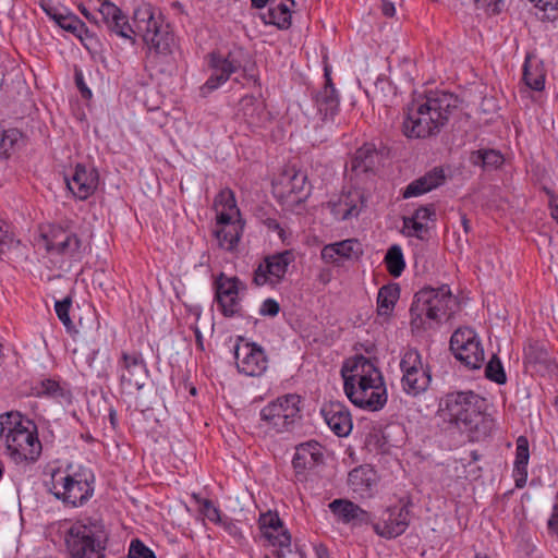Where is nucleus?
Segmentation results:
<instances>
[{
	"instance_id": "a19ab883",
	"label": "nucleus",
	"mask_w": 558,
	"mask_h": 558,
	"mask_svg": "<svg viewBox=\"0 0 558 558\" xmlns=\"http://www.w3.org/2000/svg\"><path fill=\"white\" fill-rule=\"evenodd\" d=\"M480 341L473 329L464 327L458 328L450 338V349L464 348L469 342Z\"/></svg>"
},
{
	"instance_id": "cd10ccee",
	"label": "nucleus",
	"mask_w": 558,
	"mask_h": 558,
	"mask_svg": "<svg viewBox=\"0 0 558 558\" xmlns=\"http://www.w3.org/2000/svg\"><path fill=\"white\" fill-rule=\"evenodd\" d=\"M530 459L529 441L524 436L517 439L515 460L513 468V477L515 487L522 488L527 480V463Z\"/></svg>"
},
{
	"instance_id": "5701e85b",
	"label": "nucleus",
	"mask_w": 558,
	"mask_h": 558,
	"mask_svg": "<svg viewBox=\"0 0 558 558\" xmlns=\"http://www.w3.org/2000/svg\"><path fill=\"white\" fill-rule=\"evenodd\" d=\"M331 214L340 220H348L357 217L365 206L364 194L353 189L340 195L337 202L329 203Z\"/></svg>"
},
{
	"instance_id": "c85d7f7f",
	"label": "nucleus",
	"mask_w": 558,
	"mask_h": 558,
	"mask_svg": "<svg viewBox=\"0 0 558 558\" xmlns=\"http://www.w3.org/2000/svg\"><path fill=\"white\" fill-rule=\"evenodd\" d=\"M379 160L380 157L375 145L366 143L355 151L351 160V169L357 173L373 171Z\"/></svg>"
},
{
	"instance_id": "6ab92c4d",
	"label": "nucleus",
	"mask_w": 558,
	"mask_h": 558,
	"mask_svg": "<svg viewBox=\"0 0 558 558\" xmlns=\"http://www.w3.org/2000/svg\"><path fill=\"white\" fill-rule=\"evenodd\" d=\"M280 193L291 204L304 202L311 193V185L307 182V175L304 171L288 169L280 178Z\"/></svg>"
},
{
	"instance_id": "a878e982",
	"label": "nucleus",
	"mask_w": 558,
	"mask_h": 558,
	"mask_svg": "<svg viewBox=\"0 0 558 558\" xmlns=\"http://www.w3.org/2000/svg\"><path fill=\"white\" fill-rule=\"evenodd\" d=\"M446 177L441 168H434L424 175L415 179L402 191L403 198L416 197L445 183Z\"/></svg>"
},
{
	"instance_id": "2f4dec72",
	"label": "nucleus",
	"mask_w": 558,
	"mask_h": 558,
	"mask_svg": "<svg viewBox=\"0 0 558 558\" xmlns=\"http://www.w3.org/2000/svg\"><path fill=\"white\" fill-rule=\"evenodd\" d=\"M400 296V287L398 283L383 286L377 295L378 315H389Z\"/></svg>"
},
{
	"instance_id": "a211bd4d",
	"label": "nucleus",
	"mask_w": 558,
	"mask_h": 558,
	"mask_svg": "<svg viewBox=\"0 0 558 558\" xmlns=\"http://www.w3.org/2000/svg\"><path fill=\"white\" fill-rule=\"evenodd\" d=\"M325 85L315 96V104L317 107V112L320 116L322 124L314 128L315 130L318 128H326L328 131H331L333 117L339 111V96L327 70L325 72Z\"/></svg>"
},
{
	"instance_id": "864d4df0",
	"label": "nucleus",
	"mask_w": 558,
	"mask_h": 558,
	"mask_svg": "<svg viewBox=\"0 0 558 558\" xmlns=\"http://www.w3.org/2000/svg\"><path fill=\"white\" fill-rule=\"evenodd\" d=\"M279 311H280V305L276 300L266 299L259 308V314L262 316L275 317L278 315Z\"/></svg>"
},
{
	"instance_id": "20e7f679",
	"label": "nucleus",
	"mask_w": 558,
	"mask_h": 558,
	"mask_svg": "<svg viewBox=\"0 0 558 558\" xmlns=\"http://www.w3.org/2000/svg\"><path fill=\"white\" fill-rule=\"evenodd\" d=\"M0 438L4 440L7 453L16 463L36 461L41 452L37 426L19 412L1 416Z\"/></svg>"
},
{
	"instance_id": "2eb2a0df",
	"label": "nucleus",
	"mask_w": 558,
	"mask_h": 558,
	"mask_svg": "<svg viewBox=\"0 0 558 558\" xmlns=\"http://www.w3.org/2000/svg\"><path fill=\"white\" fill-rule=\"evenodd\" d=\"M374 532L384 538L391 539L403 534L410 524V511L407 507L386 508L377 522L371 523Z\"/></svg>"
},
{
	"instance_id": "f704fd0d",
	"label": "nucleus",
	"mask_w": 558,
	"mask_h": 558,
	"mask_svg": "<svg viewBox=\"0 0 558 558\" xmlns=\"http://www.w3.org/2000/svg\"><path fill=\"white\" fill-rule=\"evenodd\" d=\"M240 111L246 122L256 125L260 121V114L264 112L263 104L254 96H244L240 100Z\"/></svg>"
},
{
	"instance_id": "09e8293b",
	"label": "nucleus",
	"mask_w": 558,
	"mask_h": 558,
	"mask_svg": "<svg viewBox=\"0 0 558 558\" xmlns=\"http://www.w3.org/2000/svg\"><path fill=\"white\" fill-rule=\"evenodd\" d=\"M71 303H72L71 299L65 298L62 301H57L54 304V310L58 315V318L63 323V325L69 330L73 327V323L69 315Z\"/></svg>"
},
{
	"instance_id": "e2e57ef3",
	"label": "nucleus",
	"mask_w": 558,
	"mask_h": 558,
	"mask_svg": "<svg viewBox=\"0 0 558 558\" xmlns=\"http://www.w3.org/2000/svg\"><path fill=\"white\" fill-rule=\"evenodd\" d=\"M550 215L554 220L558 222V203L555 201H549Z\"/></svg>"
},
{
	"instance_id": "052dcab7",
	"label": "nucleus",
	"mask_w": 558,
	"mask_h": 558,
	"mask_svg": "<svg viewBox=\"0 0 558 558\" xmlns=\"http://www.w3.org/2000/svg\"><path fill=\"white\" fill-rule=\"evenodd\" d=\"M383 13L386 16H392L395 14V5L391 2H383Z\"/></svg>"
},
{
	"instance_id": "393cba45",
	"label": "nucleus",
	"mask_w": 558,
	"mask_h": 558,
	"mask_svg": "<svg viewBox=\"0 0 558 558\" xmlns=\"http://www.w3.org/2000/svg\"><path fill=\"white\" fill-rule=\"evenodd\" d=\"M242 227L239 226L229 213L219 214L217 216L215 236L219 246L232 251L238 245L241 238Z\"/></svg>"
},
{
	"instance_id": "f257e3e1",
	"label": "nucleus",
	"mask_w": 558,
	"mask_h": 558,
	"mask_svg": "<svg viewBox=\"0 0 558 558\" xmlns=\"http://www.w3.org/2000/svg\"><path fill=\"white\" fill-rule=\"evenodd\" d=\"M459 98L436 90L414 98L408 106L402 131L409 138H426L440 132L458 109Z\"/></svg>"
},
{
	"instance_id": "ea45409f",
	"label": "nucleus",
	"mask_w": 558,
	"mask_h": 558,
	"mask_svg": "<svg viewBox=\"0 0 558 558\" xmlns=\"http://www.w3.org/2000/svg\"><path fill=\"white\" fill-rule=\"evenodd\" d=\"M486 377L495 381L496 384L502 385L507 380V376L504 366L497 355H493L485 367Z\"/></svg>"
},
{
	"instance_id": "13d9d810",
	"label": "nucleus",
	"mask_w": 558,
	"mask_h": 558,
	"mask_svg": "<svg viewBox=\"0 0 558 558\" xmlns=\"http://www.w3.org/2000/svg\"><path fill=\"white\" fill-rule=\"evenodd\" d=\"M264 225L272 231L278 232L280 236H282L283 229L280 227V223L275 218H266L264 220Z\"/></svg>"
},
{
	"instance_id": "9d476101",
	"label": "nucleus",
	"mask_w": 558,
	"mask_h": 558,
	"mask_svg": "<svg viewBox=\"0 0 558 558\" xmlns=\"http://www.w3.org/2000/svg\"><path fill=\"white\" fill-rule=\"evenodd\" d=\"M299 403L296 395L280 397L262 409L260 420L278 433L288 432L301 417Z\"/></svg>"
},
{
	"instance_id": "9b49d317",
	"label": "nucleus",
	"mask_w": 558,
	"mask_h": 558,
	"mask_svg": "<svg viewBox=\"0 0 558 558\" xmlns=\"http://www.w3.org/2000/svg\"><path fill=\"white\" fill-rule=\"evenodd\" d=\"M81 13L96 25H104L117 36L128 40L132 46L135 44L136 32L129 24L126 16L113 3L104 1L97 12L90 13L84 5L78 7Z\"/></svg>"
},
{
	"instance_id": "72a5a7b5",
	"label": "nucleus",
	"mask_w": 558,
	"mask_h": 558,
	"mask_svg": "<svg viewBox=\"0 0 558 558\" xmlns=\"http://www.w3.org/2000/svg\"><path fill=\"white\" fill-rule=\"evenodd\" d=\"M384 263L390 276L395 278L400 277L405 268V260L401 246L398 244L391 245L384 257Z\"/></svg>"
},
{
	"instance_id": "de8ad7c7",
	"label": "nucleus",
	"mask_w": 558,
	"mask_h": 558,
	"mask_svg": "<svg viewBox=\"0 0 558 558\" xmlns=\"http://www.w3.org/2000/svg\"><path fill=\"white\" fill-rule=\"evenodd\" d=\"M271 534L275 536L265 537L270 545L278 546L280 548H288L291 545V535L289 531L284 527L283 523H281V529L271 530Z\"/></svg>"
},
{
	"instance_id": "58836bf2",
	"label": "nucleus",
	"mask_w": 558,
	"mask_h": 558,
	"mask_svg": "<svg viewBox=\"0 0 558 558\" xmlns=\"http://www.w3.org/2000/svg\"><path fill=\"white\" fill-rule=\"evenodd\" d=\"M471 160L475 166L497 168L502 165L504 157L495 149H480L472 153Z\"/></svg>"
},
{
	"instance_id": "4c0bfd02",
	"label": "nucleus",
	"mask_w": 558,
	"mask_h": 558,
	"mask_svg": "<svg viewBox=\"0 0 558 558\" xmlns=\"http://www.w3.org/2000/svg\"><path fill=\"white\" fill-rule=\"evenodd\" d=\"M35 395L38 397H49L58 401L69 400L70 395L66 392L58 381L53 379H45L35 387Z\"/></svg>"
},
{
	"instance_id": "bf43d9fd",
	"label": "nucleus",
	"mask_w": 558,
	"mask_h": 558,
	"mask_svg": "<svg viewBox=\"0 0 558 558\" xmlns=\"http://www.w3.org/2000/svg\"><path fill=\"white\" fill-rule=\"evenodd\" d=\"M548 529L558 533V505L555 506L554 511L548 520Z\"/></svg>"
},
{
	"instance_id": "f8f14e48",
	"label": "nucleus",
	"mask_w": 558,
	"mask_h": 558,
	"mask_svg": "<svg viewBox=\"0 0 558 558\" xmlns=\"http://www.w3.org/2000/svg\"><path fill=\"white\" fill-rule=\"evenodd\" d=\"M234 359L238 371L247 376H260L267 369L268 360L262 347L246 342L239 337L234 345Z\"/></svg>"
},
{
	"instance_id": "f03ea898",
	"label": "nucleus",
	"mask_w": 558,
	"mask_h": 558,
	"mask_svg": "<svg viewBox=\"0 0 558 558\" xmlns=\"http://www.w3.org/2000/svg\"><path fill=\"white\" fill-rule=\"evenodd\" d=\"M351 375H345L343 389L349 400L357 408L379 411L387 403V390L381 372L367 357L357 356L351 367Z\"/></svg>"
},
{
	"instance_id": "0e129e2a",
	"label": "nucleus",
	"mask_w": 558,
	"mask_h": 558,
	"mask_svg": "<svg viewBox=\"0 0 558 558\" xmlns=\"http://www.w3.org/2000/svg\"><path fill=\"white\" fill-rule=\"evenodd\" d=\"M206 515L210 521L219 520V510L214 506L210 510L206 512Z\"/></svg>"
},
{
	"instance_id": "dca6fc26",
	"label": "nucleus",
	"mask_w": 558,
	"mask_h": 558,
	"mask_svg": "<svg viewBox=\"0 0 558 558\" xmlns=\"http://www.w3.org/2000/svg\"><path fill=\"white\" fill-rule=\"evenodd\" d=\"M45 246L51 255L66 256L72 259L81 258V240L77 235L61 227H52L44 235Z\"/></svg>"
},
{
	"instance_id": "4d7b16f0",
	"label": "nucleus",
	"mask_w": 558,
	"mask_h": 558,
	"mask_svg": "<svg viewBox=\"0 0 558 558\" xmlns=\"http://www.w3.org/2000/svg\"><path fill=\"white\" fill-rule=\"evenodd\" d=\"M16 134L13 130L3 132L0 137V149H3L5 153L9 147H12L16 140Z\"/></svg>"
},
{
	"instance_id": "4468645a",
	"label": "nucleus",
	"mask_w": 558,
	"mask_h": 558,
	"mask_svg": "<svg viewBox=\"0 0 558 558\" xmlns=\"http://www.w3.org/2000/svg\"><path fill=\"white\" fill-rule=\"evenodd\" d=\"M209 68L213 70V73L199 87V95L203 98L208 97L213 92L225 84L230 78L231 74L238 71L240 62L231 59L230 53L223 57L220 53L211 52L209 53Z\"/></svg>"
},
{
	"instance_id": "c756f323",
	"label": "nucleus",
	"mask_w": 558,
	"mask_h": 558,
	"mask_svg": "<svg viewBox=\"0 0 558 558\" xmlns=\"http://www.w3.org/2000/svg\"><path fill=\"white\" fill-rule=\"evenodd\" d=\"M450 350L457 360L472 369L480 368L484 362V350L480 341L469 342V345H464V348Z\"/></svg>"
},
{
	"instance_id": "7ed1b4c3",
	"label": "nucleus",
	"mask_w": 558,
	"mask_h": 558,
	"mask_svg": "<svg viewBox=\"0 0 558 558\" xmlns=\"http://www.w3.org/2000/svg\"><path fill=\"white\" fill-rule=\"evenodd\" d=\"M484 399L472 390L453 391L440 399L438 416L458 429L485 435L492 420L483 413Z\"/></svg>"
},
{
	"instance_id": "423d86ee",
	"label": "nucleus",
	"mask_w": 558,
	"mask_h": 558,
	"mask_svg": "<svg viewBox=\"0 0 558 558\" xmlns=\"http://www.w3.org/2000/svg\"><path fill=\"white\" fill-rule=\"evenodd\" d=\"M95 476L90 471L74 473L53 471L51 480L45 483L47 492L63 506L77 508L84 506L94 495Z\"/></svg>"
},
{
	"instance_id": "aec40b11",
	"label": "nucleus",
	"mask_w": 558,
	"mask_h": 558,
	"mask_svg": "<svg viewBox=\"0 0 558 558\" xmlns=\"http://www.w3.org/2000/svg\"><path fill=\"white\" fill-rule=\"evenodd\" d=\"M320 413L329 428L339 437L352 430V418L349 409L339 401H329L322 407Z\"/></svg>"
},
{
	"instance_id": "79ce46f5",
	"label": "nucleus",
	"mask_w": 558,
	"mask_h": 558,
	"mask_svg": "<svg viewBox=\"0 0 558 558\" xmlns=\"http://www.w3.org/2000/svg\"><path fill=\"white\" fill-rule=\"evenodd\" d=\"M342 258H359L362 255V245L355 239H348L333 243Z\"/></svg>"
},
{
	"instance_id": "7c9ffc66",
	"label": "nucleus",
	"mask_w": 558,
	"mask_h": 558,
	"mask_svg": "<svg viewBox=\"0 0 558 558\" xmlns=\"http://www.w3.org/2000/svg\"><path fill=\"white\" fill-rule=\"evenodd\" d=\"M348 483L356 493H365L375 484V473L367 466L353 469L348 476Z\"/></svg>"
},
{
	"instance_id": "f3484780",
	"label": "nucleus",
	"mask_w": 558,
	"mask_h": 558,
	"mask_svg": "<svg viewBox=\"0 0 558 558\" xmlns=\"http://www.w3.org/2000/svg\"><path fill=\"white\" fill-rule=\"evenodd\" d=\"M119 365L121 368V386L126 389L141 390L148 375L142 354L138 352H123Z\"/></svg>"
},
{
	"instance_id": "1a4fd4ad",
	"label": "nucleus",
	"mask_w": 558,
	"mask_h": 558,
	"mask_svg": "<svg viewBox=\"0 0 558 558\" xmlns=\"http://www.w3.org/2000/svg\"><path fill=\"white\" fill-rule=\"evenodd\" d=\"M402 372V390L411 397H417L425 392L432 381L430 368L424 365L422 355L416 349H408L400 361Z\"/></svg>"
},
{
	"instance_id": "473e14b6",
	"label": "nucleus",
	"mask_w": 558,
	"mask_h": 558,
	"mask_svg": "<svg viewBox=\"0 0 558 558\" xmlns=\"http://www.w3.org/2000/svg\"><path fill=\"white\" fill-rule=\"evenodd\" d=\"M262 17L265 24L276 25L280 29H287L291 26L290 9L282 2L277 4L272 2Z\"/></svg>"
},
{
	"instance_id": "bb28decb",
	"label": "nucleus",
	"mask_w": 558,
	"mask_h": 558,
	"mask_svg": "<svg viewBox=\"0 0 558 558\" xmlns=\"http://www.w3.org/2000/svg\"><path fill=\"white\" fill-rule=\"evenodd\" d=\"M322 446L317 441H308L296 447L292 460L295 470L313 469L323 461Z\"/></svg>"
},
{
	"instance_id": "4be33fe9",
	"label": "nucleus",
	"mask_w": 558,
	"mask_h": 558,
	"mask_svg": "<svg viewBox=\"0 0 558 558\" xmlns=\"http://www.w3.org/2000/svg\"><path fill=\"white\" fill-rule=\"evenodd\" d=\"M329 509L343 524L361 526L372 523L371 513L351 500L335 499L329 504Z\"/></svg>"
},
{
	"instance_id": "a18cd8bd",
	"label": "nucleus",
	"mask_w": 558,
	"mask_h": 558,
	"mask_svg": "<svg viewBox=\"0 0 558 558\" xmlns=\"http://www.w3.org/2000/svg\"><path fill=\"white\" fill-rule=\"evenodd\" d=\"M402 232L405 236H414L423 240V234L427 232V226L426 223L418 222L410 217H403Z\"/></svg>"
},
{
	"instance_id": "0eeeda50",
	"label": "nucleus",
	"mask_w": 558,
	"mask_h": 558,
	"mask_svg": "<svg viewBox=\"0 0 558 558\" xmlns=\"http://www.w3.org/2000/svg\"><path fill=\"white\" fill-rule=\"evenodd\" d=\"M106 542L105 525L90 518L73 523L65 535L66 549L72 558H104Z\"/></svg>"
},
{
	"instance_id": "ddd939ff",
	"label": "nucleus",
	"mask_w": 558,
	"mask_h": 558,
	"mask_svg": "<svg viewBox=\"0 0 558 558\" xmlns=\"http://www.w3.org/2000/svg\"><path fill=\"white\" fill-rule=\"evenodd\" d=\"M292 262L293 254L290 251L265 257L254 271L253 282L256 286H276L282 280Z\"/></svg>"
},
{
	"instance_id": "39448f33",
	"label": "nucleus",
	"mask_w": 558,
	"mask_h": 558,
	"mask_svg": "<svg viewBox=\"0 0 558 558\" xmlns=\"http://www.w3.org/2000/svg\"><path fill=\"white\" fill-rule=\"evenodd\" d=\"M456 299L447 284L421 289L410 307L412 330L426 329V319L440 322L441 317L451 314Z\"/></svg>"
},
{
	"instance_id": "412c9836",
	"label": "nucleus",
	"mask_w": 558,
	"mask_h": 558,
	"mask_svg": "<svg viewBox=\"0 0 558 558\" xmlns=\"http://www.w3.org/2000/svg\"><path fill=\"white\" fill-rule=\"evenodd\" d=\"M238 278H225L220 275L216 280V300L225 316L231 317L239 312Z\"/></svg>"
},
{
	"instance_id": "603ef678",
	"label": "nucleus",
	"mask_w": 558,
	"mask_h": 558,
	"mask_svg": "<svg viewBox=\"0 0 558 558\" xmlns=\"http://www.w3.org/2000/svg\"><path fill=\"white\" fill-rule=\"evenodd\" d=\"M535 3L536 7L544 10L547 13L548 19H556L558 16V0H530Z\"/></svg>"
},
{
	"instance_id": "5fc2aeb1",
	"label": "nucleus",
	"mask_w": 558,
	"mask_h": 558,
	"mask_svg": "<svg viewBox=\"0 0 558 558\" xmlns=\"http://www.w3.org/2000/svg\"><path fill=\"white\" fill-rule=\"evenodd\" d=\"M320 255L326 263H337L340 257L339 252L335 247L333 243L325 245L322 250Z\"/></svg>"
},
{
	"instance_id": "3c124183",
	"label": "nucleus",
	"mask_w": 558,
	"mask_h": 558,
	"mask_svg": "<svg viewBox=\"0 0 558 558\" xmlns=\"http://www.w3.org/2000/svg\"><path fill=\"white\" fill-rule=\"evenodd\" d=\"M436 217V211L434 205L421 206L418 207L414 214L410 217L418 222H424L428 220H434Z\"/></svg>"
},
{
	"instance_id": "b1692460",
	"label": "nucleus",
	"mask_w": 558,
	"mask_h": 558,
	"mask_svg": "<svg viewBox=\"0 0 558 558\" xmlns=\"http://www.w3.org/2000/svg\"><path fill=\"white\" fill-rule=\"evenodd\" d=\"M65 183L76 198L84 201L97 189L98 175L94 170L88 172L83 165L78 163L73 175L70 179L65 178Z\"/></svg>"
},
{
	"instance_id": "680f3d73",
	"label": "nucleus",
	"mask_w": 558,
	"mask_h": 558,
	"mask_svg": "<svg viewBox=\"0 0 558 558\" xmlns=\"http://www.w3.org/2000/svg\"><path fill=\"white\" fill-rule=\"evenodd\" d=\"M316 555H317V558H330L329 551H328L327 547L324 545H319L316 547Z\"/></svg>"
},
{
	"instance_id": "e433bc0d",
	"label": "nucleus",
	"mask_w": 558,
	"mask_h": 558,
	"mask_svg": "<svg viewBox=\"0 0 558 558\" xmlns=\"http://www.w3.org/2000/svg\"><path fill=\"white\" fill-rule=\"evenodd\" d=\"M524 359L529 365H545L549 361V353L543 342L530 341L524 349Z\"/></svg>"
},
{
	"instance_id": "338daca9",
	"label": "nucleus",
	"mask_w": 558,
	"mask_h": 558,
	"mask_svg": "<svg viewBox=\"0 0 558 558\" xmlns=\"http://www.w3.org/2000/svg\"><path fill=\"white\" fill-rule=\"evenodd\" d=\"M65 14L61 13L59 10H53L52 20L60 26L61 17H64Z\"/></svg>"
},
{
	"instance_id": "49530a36",
	"label": "nucleus",
	"mask_w": 558,
	"mask_h": 558,
	"mask_svg": "<svg viewBox=\"0 0 558 558\" xmlns=\"http://www.w3.org/2000/svg\"><path fill=\"white\" fill-rule=\"evenodd\" d=\"M128 556L129 558H157L155 553L138 538L131 541Z\"/></svg>"
},
{
	"instance_id": "774afa93",
	"label": "nucleus",
	"mask_w": 558,
	"mask_h": 558,
	"mask_svg": "<svg viewBox=\"0 0 558 558\" xmlns=\"http://www.w3.org/2000/svg\"><path fill=\"white\" fill-rule=\"evenodd\" d=\"M461 223H462V227H463L465 233H468L470 231L471 227H470V220L466 218L465 215H463L461 217Z\"/></svg>"
},
{
	"instance_id": "c03bdc74",
	"label": "nucleus",
	"mask_w": 558,
	"mask_h": 558,
	"mask_svg": "<svg viewBox=\"0 0 558 558\" xmlns=\"http://www.w3.org/2000/svg\"><path fill=\"white\" fill-rule=\"evenodd\" d=\"M259 529L263 533L264 537H271L275 534L270 533L271 530L281 529L282 521L280 520L277 513L268 512L266 514H262L259 518Z\"/></svg>"
},
{
	"instance_id": "c9c22d12",
	"label": "nucleus",
	"mask_w": 558,
	"mask_h": 558,
	"mask_svg": "<svg viewBox=\"0 0 558 558\" xmlns=\"http://www.w3.org/2000/svg\"><path fill=\"white\" fill-rule=\"evenodd\" d=\"M214 208L219 214L229 213L232 215V219L240 215V210L236 207L234 193L230 189L221 190L214 201Z\"/></svg>"
},
{
	"instance_id": "37998d69",
	"label": "nucleus",
	"mask_w": 558,
	"mask_h": 558,
	"mask_svg": "<svg viewBox=\"0 0 558 558\" xmlns=\"http://www.w3.org/2000/svg\"><path fill=\"white\" fill-rule=\"evenodd\" d=\"M60 27L80 37L81 39L83 32H85L86 34L88 33V31L85 28V24L76 15L72 13H68L64 15V17H61Z\"/></svg>"
},
{
	"instance_id": "69168bd1",
	"label": "nucleus",
	"mask_w": 558,
	"mask_h": 558,
	"mask_svg": "<svg viewBox=\"0 0 558 558\" xmlns=\"http://www.w3.org/2000/svg\"><path fill=\"white\" fill-rule=\"evenodd\" d=\"M195 341H196L197 347L203 350L204 349L203 336L198 328H195Z\"/></svg>"
},
{
	"instance_id": "6e6552de",
	"label": "nucleus",
	"mask_w": 558,
	"mask_h": 558,
	"mask_svg": "<svg viewBox=\"0 0 558 558\" xmlns=\"http://www.w3.org/2000/svg\"><path fill=\"white\" fill-rule=\"evenodd\" d=\"M134 21L136 32L149 48V54L168 57L172 53L175 46L174 35L169 24H165L154 15L150 7L135 11Z\"/></svg>"
},
{
	"instance_id": "6e6d98bb",
	"label": "nucleus",
	"mask_w": 558,
	"mask_h": 558,
	"mask_svg": "<svg viewBox=\"0 0 558 558\" xmlns=\"http://www.w3.org/2000/svg\"><path fill=\"white\" fill-rule=\"evenodd\" d=\"M75 84H76V87L78 88L83 98H85V99L92 98V96H93L92 90L87 87L81 71H75Z\"/></svg>"
},
{
	"instance_id": "8fccbe9b",
	"label": "nucleus",
	"mask_w": 558,
	"mask_h": 558,
	"mask_svg": "<svg viewBox=\"0 0 558 558\" xmlns=\"http://www.w3.org/2000/svg\"><path fill=\"white\" fill-rule=\"evenodd\" d=\"M523 81L530 88L534 90H542L544 88V75H532L527 69L526 63L524 64Z\"/></svg>"
}]
</instances>
